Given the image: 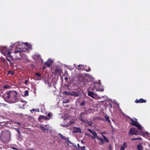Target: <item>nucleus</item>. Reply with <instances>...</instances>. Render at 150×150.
Instances as JSON below:
<instances>
[{"mask_svg": "<svg viewBox=\"0 0 150 150\" xmlns=\"http://www.w3.org/2000/svg\"><path fill=\"white\" fill-rule=\"evenodd\" d=\"M130 120L132 121L131 124L137 127L139 129V132L135 128H132L130 129L129 132V134L130 135L142 134L144 132V128L138 122L137 119H135L136 120L134 121L132 118H130Z\"/></svg>", "mask_w": 150, "mask_h": 150, "instance_id": "f257e3e1", "label": "nucleus"}, {"mask_svg": "<svg viewBox=\"0 0 150 150\" xmlns=\"http://www.w3.org/2000/svg\"><path fill=\"white\" fill-rule=\"evenodd\" d=\"M18 93L15 91H10L7 92L5 95L6 98L11 99L12 100L11 103H14L18 100L17 97Z\"/></svg>", "mask_w": 150, "mask_h": 150, "instance_id": "f03ea898", "label": "nucleus"}, {"mask_svg": "<svg viewBox=\"0 0 150 150\" xmlns=\"http://www.w3.org/2000/svg\"><path fill=\"white\" fill-rule=\"evenodd\" d=\"M25 45L26 46H28V44L27 43H20V42H17L14 44V45L17 46L16 49L14 51V53H16L18 52H21L23 51H24L23 49H22L21 46H22L23 45Z\"/></svg>", "mask_w": 150, "mask_h": 150, "instance_id": "7ed1b4c3", "label": "nucleus"}, {"mask_svg": "<svg viewBox=\"0 0 150 150\" xmlns=\"http://www.w3.org/2000/svg\"><path fill=\"white\" fill-rule=\"evenodd\" d=\"M1 53L6 57H10L11 58L12 57L11 56L9 49L8 48H6L5 47H0Z\"/></svg>", "mask_w": 150, "mask_h": 150, "instance_id": "20e7f679", "label": "nucleus"}, {"mask_svg": "<svg viewBox=\"0 0 150 150\" xmlns=\"http://www.w3.org/2000/svg\"><path fill=\"white\" fill-rule=\"evenodd\" d=\"M92 90L96 89L97 91H103L104 89L101 88V83L100 82L98 83L97 84H95L94 87L92 88Z\"/></svg>", "mask_w": 150, "mask_h": 150, "instance_id": "39448f33", "label": "nucleus"}, {"mask_svg": "<svg viewBox=\"0 0 150 150\" xmlns=\"http://www.w3.org/2000/svg\"><path fill=\"white\" fill-rule=\"evenodd\" d=\"M40 127L42 129L45 130H49L50 131L52 130L51 127H50L48 125H46L44 126L42 124L40 125Z\"/></svg>", "mask_w": 150, "mask_h": 150, "instance_id": "423d86ee", "label": "nucleus"}, {"mask_svg": "<svg viewBox=\"0 0 150 150\" xmlns=\"http://www.w3.org/2000/svg\"><path fill=\"white\" fill-rule=\"evenodd\" d=\"M73 132L78 133L79 132L81 133V130L80 129L79 127H74L73 129Z\"/></svg>", "mask_w": 150, "mask_h": 150, "instance_id": "0eeeda50", "label": "nucleus"}, {"mask_svg": "<svg viewBox=\"0 0 150 150\" xmlns=\"http://www.w3.org/2000/svg\"><path fill=\"white\" fill-rule=\"evenodd\" d=\"M50 119V118L47 117L43 115H41L38 118L40 122H41V119H43L45 120H49Z\"/></svg>", "mask_w": 150, "mask_h": 150, "instance_id": "6e6552de", "label": "nucleus"}, {"mask_svg": "<svg viewBox=\"0 0 150 150\" xmlns=\"http://www.w3.org/2000/svg\"><path fill=\"white\" fill-rule=\"evenodd\" d=\"M53 62L52 60L48 59L47 61L45 62V64L47 67H50Z\"/></svg>", "mask_w": 150, "mask_h": 150, "instance_id": "1a4fd4ad", "label": "nucleus"}, {"mask_svg": "<svg viewBox=\"0 0 150 150\" xmlns=\"http://www.w3.org/2000/svg\"><path fill=\"white\" fill-rule=\"evenodd\" d=\"M138 150H143V146L141 144H139L137 146Z\"/></svg>", "mask_w": 150, "mask_h": 150, "instance_id": "9d476101", "label": "nucleus"}, {"mask_svg": "<svg viewBox=\"0 0 150 150\" xmlns=\"http://www.w3.org/2000/svg\"><path fill=\"white\" fill-rule=\"evenodd\" d=\"M88 94L89 96H91L92 98H95L94 94L93 92L91 91H88Z\"/></svg>", "mask_w": 150, "mask_h": 150, "instance_id": "9b49d317", "label": "nucleus"}, {"mask_svg": "<svg viewBox=\"0 0 150 150\" xmlns=\"http://www.w3.org/2000/svg\"><path fill=\"white\" fill-rule=\"evenodd\" d=\"M92 134L93 135V137H92V138L93 139H94L95 140V139L96 138L98 139V138L99 137H98L97 133L95 132H93V133Z\"/></svg>", "mask_w": 150, "mask_h": 150, "instance_id": "f8f14e48", "label": "nucleus"}, {"mask_svg": "<svg viewBox=\"0 0 150 150\" xmlns=\"http://www.w3.org/2000/svg\"><path fill=\"white\" fill-rule=\"evenodd\" d=\"M127 144L125 142L124 143L123 146L121 148L120 150H125V149L127 147Z\"/></svg>", "mask_w": 150, "mask_h": 150, "instance_id": "ddd939ff", "label": "nucleus"}, {"mask_svg": "<svg viewBox=\"0 0 150 150\" xmlns=\"http://www.w3.org/2000/svg\"><path fill=\"white\" fill-rule=\"evenodd\" d=\"M98 140L101 141V143H100V144L102 145V144H104V141L102 138L99 137L98 138Z\"/></svg>", "mask_w": 150, "mask_h": 150, "instance_id": "4468645a", "label": "nucleus"}, {"mask_svg": "<svg viewBox=\"0 0 150 150\" xmlns=\"http://www.w3.org/2000/svg\"><path fill=\"white\" fill-rule=\"evenodd\" d=\"M71 95L73 96H75L77 97L79 96V94L78 93L76 92H73L71 93Z\"/></svg>", "mask_w": 150, "mask_h": 150, "instance_id": "2eb2a0df", "label": "nucleus"}, {"mask_svg": "<svg viewBox=\"0 0 150 150\" xmlns=\"http://www.w3.org/2000/svg\"><path fill=\"white\" fill-rule=\"evenodd\" d=\"M29 95L28 91V90H26L24 92V95L23 96L25 97Z\"/></svg>", "mask_w": 150, "mask_h": 150, "instance_id": "dca6fc26", "label": "nucleus"}, {"mask_svg": "<svg viewBox=\"0 0 150 150\" xmlns=\"http://www.w3.org/2000/svg\"><path fill=\"white\" fill-rule=\"evenodd\" d=\"M74 123H75V121L74 120H73L70 121L69 122V123L68 124V125H69V126L70 125H72V124H73Z\"/></svg>", "mask_w": 150, "mask_h": 150, "instance_id": "f3484780", "label": "nucleus"}, {"mask_svg": "<svg viewBox=\"0 0 150 150\" xmlns=\"http://www.w3.org/2000/svg\"><path fill=\"white\" fill-rule=\"evenodd\" d=\"M139 103H142L146 102V100H145L142 99V98L140 99L139 100Z\"/></svg>", "mask_w": 150, "mask_h": 150, "instance_id": "a211bd4d", "label": "nucleus"}, {"mask_svg": "<svg viewBox=\"0 0 150 150\" xmlns=\"http://www.w3.org/2000/svg\"><path fill=\"white\" fill-rule=\"evenodd\" d=\"M61 125L63 127H69V125H68V124L66 125H63V124H61Z\"/></svg>", "mask_w": 150, "mask_h": 150, "instance_id": "6ab92c4d", "label": "nucleus"}, {"mask_svg": "<svg viewBox=\"0 0 150 150\" xmlns=\"http://www.w3.org/2000/svg\"><path fill=\"white\" fill-rule=\"evenodd\" d=\"M59 136L60 137L63 139L66 140V138L63 136V135L61 134H59Z\"/></svg>", "mask_w": 150, "mask_h": 150, "instance_id": "aec40b11", "label": "nucleus"}, {"mask_svg": "<svg viewBox=\"0 0 150 150\" xmlns=\"http://www.w3.org/2000/svg\"><path fill=\"white\" fill-rule=\"evenodd\" d=\"M64 94L67 95H71V93L67 91H64Z\"/></svg>", "mask_w": 150, "mask_h": 150, "instance_id": "412c9836", "label": "nucleus"}, {"mask_svg": "<svg viewBox=\"0 0 150 150\" xmlns=\"http://www.w3.org/2000/svg\"><path fill=\"white\" fill-rule=\"evenodd\" d=\"M68 115H67L66 117H65V116L64 117V119L65 121L66 120H68Z\"/></svg>", "mask_w": 150, "mask_h": 150, "instance_id": "4be33fe9", "label": "nucleus"}, {"mask_svg": "<svg viewBox=\"0 0 150 150\" xmlns=\"http://www.w3.org/2000/svg\"><path fill=\"white\" fill-rule=\"evenodd\" d=\"M104 140L106 142H109V140L106 137H105L104 138Z\"/></svg>", "mask_w": 150, "mask_h": 150, "instance_id": "5701e85b", "label": "nucleus"}, {"mask_svg": "<svg viewBox=\"0 0 150 150\" xmlns=\"http://www.w3.org/2000/svg\"><path fill=\"white\" fill-rule=\"evenodd\" d=\"M85 104V102L84 101H82L80 104L81 106H83Z\"/></svg>", "mask_w": 150, "mask_h": 150, "instance_id": "b1692460", "label": "nucleus"}, {"mask_svg": "<svg viewBox=\"0 0 150 150\" xmlns=\"http://www.w3.org/2000/svg\"><path fill=\"white\" fill-rule=\"evenodd\" d=\"M35 74L38 76L40 77L41 76L40 74L38 73H36Z\"/></svg>", "mask_w": 150, "mask_h": 150, "instance_id": "393cba45", "label": "nucleus"}, {"mask_svg": "<svg viewBox=\"0 0 150 150\" xmlns=\"http://www.w3.org/2000/svg\"><path fill=\"white\" fill-rule=\"evenodd\" d=\"M69 100L68 99H66L65 101H64L63 102V103H67L69 102Z\"/></svg>", "mask_w": 150, "mask_h": 150, "instance_id": "a878e982", "label": "nucleus"}, {"mask_svg": "<svg viewBox=\"0 0 150 150\" xmlns=\"http://www.w3.org/2000/svg\"><path fill=\"white\" fill-rule=\"evenodd\" d=\"M52 114L50 113H48L47 114L48 116L49 117H50V118L52 116Z\"/></svg>", "mask_w": 150, "mask_h": 150, "instance_id": "bb28decb", "label": "nucleus"}, {"mask_svg": "<svg viewBox=\"0 0 150 150\" xmlns=\"http://www.w3.org/2000/svg\"><path fill=\"white\" fill-rule=\"evenodd\" d=\"M88 131L90 133H92L93 134V132H95L94 131H92L91 129H88Z\"/></svg>", "mask_w": 150, "mask_h": 150, "instance_id": "cd10ccee", "label": "nucleus"}, {"mask_svg": "<svg viewBox=\"0 0 150 150\" xmlns=\"http://www.w3.org/2000/svg\"><path fill=\"white\" fill-rule=\"evenodd\" d=\"M88 125L90 126H92V123L91 121H89L88 122Z\"/></svg>", "mask_w": 150, "mask_h": 150, "instance_id": "c85d7f7f", "label": "nucleus"}, {"mask_svg": "<svg viewBox=\"0 0 150 150\" xmlns=\"http://www.w3.org/2000/svg\"><path fill=\"white\" fill-rule=\"evenodd\" d=\"M6 59H7V60L8 61L10 62V64L11 65H12V63L11 62V61L8 58H7Z\"/></svg>", "mask_w": 150, "mask_h": 150, "instance_id": "c756f323", "label": "nucleus"}, {"mask_svg": "<svg viewBox=\"0 0 150 150\" xmlns=\"http://www.w3.org/2000/svg\"><path fill=\"white\" fill-rule=\"evenodd\" d=\"M85 146H82L81 147V149L82 150H84V149L85 148Z\"/></svg>", "mask_w": 150, "mask_h": 150, "instance_id": "7c9ffc66", "label": "nucleus"}, {"mask_svg": "<svg viewBox=\"0 0 150 150\" xmlns=\"http://www.w3.org/2000/svg\"><path fill=\"white\" fill-rule=\"evenodd\" d=\"M28 81L27 80H26L25 81V83L27 85V83H28Z\"/></svg>", "mask_w": 150, "mask_h": 150, "instance_id": "2f4dec72", "label": "nucleus"}, {"mask_svg": "<svg viewBox=\"0 0 150 150\" xmlns=\"http://www.w3.org/2000/svg\"><path fill=\"white\" fill-rule=\"evenodd\" d=\"M135 102L136 103H139V100H138L137 99H136Z\"/></svg>", "mask_w": 150, "mask_h": 150, "instance_id": "473e14b6", "label": "nucleus"}, {"mask_svg": "<svg viewBox=\"0 0 150 150\" xmlns=\"http://www.w3.org/2000/svg\"><path fill=\"white\" fill-rule=\"evenodd\" d=\"M109 149L110 150H112L111 148V145H110L109 146Z\"/></svg>", "mask_w": 150, "mask_h": 150, "instance_id": "72a5a7b5", "label": "nucleus"}, {"mask_svg": "<svg viewBox=\"0 0 150 150\" xmlns=\"http://www.w3.org/2000/svg\"><path fill=\"white\" fill-rule=\"evenodd\" d=\"M138 138H133V139H132V140H138Z\"/></svg>", "mask_w": 150, "mask_h": 150, "instance_id": "f704fd0d", "label": "nucleus"}, {"mask_svg": "<svg viewBox=\"0 0 150 150\" xmlns=\"http://www.w3.org/2000/svg\"><path fill=\"white\" fill-rule=\"evenodd\" d=\"M69 142L70 144H71L74 146H75V145H76L75 144H74L73 143H71L70 142Z\"/></svg>", "mask_w": 150, "mask_h": 150, "instance_id": "c9c22d12", "label": "nucleus"}, {"mask_svg": "<svg viewBox=\"0 0 150 150\" xmlns=\"http://www.w3.org/2000/svg\"><path fill=\"white\" fill-rule=\"evenodd\" d=\"M106 119L109 122H110V121L108 119V118H107Z\"/></svg>", "mask_w": 150, "mask_h": 150, "instance_id": "e433bc0d", "label": "nucleus"}, {"mask_svg": "<svg viewBox=\"0 0 150 150\" xmlns=\"http://www.w3.org/2000/svg\"><path fill=\"white\" fill-rule=\"evenodd\" d=\"M83 66V65H79L78 66V67H80L81 66Z\"/></svg>", "mask_w": 150, "mask_h": 150, "instance_id": "4c0bfd02", "label": "nucleus"}, {"mask_svg": "<svg viewBox=\"0 0 150 150\" xmlns=\"http://www.w3.org/2000/svg\"><path fill=\"white\" fill-rule=\"evenodd\" d=\"M102 136L103 137V138H104L105 137H106L104 136L103 134H102Z\"/></svg>", "mask_w": 150, "mask_h": 150, "instance_id": "58836bf2", "label": "nucleus"}, {"mask_svg": "<svg viewBox=\"0 0 150 150\" xmlns=\"http://www.w3.org/2000/svg\"><path fill=\"white\" fill-rule=\"evenodd\" d=\"M138 139L142 140V138H138Z\"/></svg>", "mask_w": 150, "mask_h": 150, "instance_id": "ea45409f", "label": "nucleus"}, {"mask_svg": "<svg viewBox=\"0 0 150 150\" xmlns=\"http://www.w3.org/2000/svg\"><path fill=\"white\" fill-rule=\"evenodd\" d=\"M146 134H147V135H148V134H149L148 133V132H146Z\"/></svg>", "mask_w": 150, "mask_h": 150, "instance_id": "a19ab883", "label": "nucleus"}, {"mask_svg": "<svg viewBox=\"0 0 150 150\" xmlns=\"http://www.w3.org/2000/svg\"><path fill=\"white\" fill-rule=\"evenodd\" d=\"M32 110L33 111H35V109H33Z\"/></svg>", "mask_w": 150, "mask_h": 150, "instance_id": "79ce46f5", "label": "nucleus"}, {"mask_svg": "<svg viewBox=\"0 0 150 150\" xmlns=\"http://www.w3.org/2000/svg\"><path fill=\"white\" fill-rule=\"evenodd\" d=\"M14 74V72H11V74Z\"/></svg>", "mask_w": 150, "mask_h": 150, "instance_id": "37998d69", "label": "nucleus"}, {"mask_svg": "<svg viewBox=\"0 0 150 150\" xmlns=\"http://www.w3.org/2000/svg\"><path fill=\"white\" fill-rule=\"evenodd\" d=\"M21 101L22 102H25V101H24V100H23V101Z\"/></svg>", "mask_w": 150, "mask_h": 150, "instance_id": "c03bdc74", "label": "nucleus"}, {"mask_svg": "<svg viewBox=\"0 0 150 150\" xmlns=\"http://www.w3.org/2000/svg\"><path fill=\"white\" fill-rule=\"evenodd\" d=\"M13 149H16V148H15L14 147H13Z\"/></svg>", "mask_w": 150, "mask_h": 150, "instance_id": "a18cd8bd", "label": "nucleus"}, {"mask_svg": "<svg viewBox=\"0 0 150 150\" xmlns=\"http://www.w3.org/2000/svg\"><path fill=\"white\" fill-rule=\"evenodd\" d=\"M17 131H18V132H19V130H18H18H17Z\"/></svg>", "mask_w": 150, "mask_h": 150, "instance_id": "49530a36", "label": "nucleus"}, {"mask_svg": "<svg viewBox=\"0 0 150 150\" xmlns=\"http://www.w3.org/2000/svg\"><path fill=\"white\" fill-rule=\"evenodd\" d=\"M17 124H19V125H20V123H18V122H17Z\"/></svg>", "mask_w": 150, "mask_h": 150, "instance_id": "de8ad7c7", "label": "nucleus"}, {"mask_svg": "<svg viewBox=\"0 0 150 150\" xmlns=\"http://www.w3.org/2000/svg\"><path fill=\"white\" fill-rule=\"evenodd\" d=\"M43 68L44 69H45V66Z\"/></svg>", "mask_w": 150, "mask_h": 150, "instance_id": "09e8293b", "label": "nucleus"}, {"mask_svg": "<svg viewBox=\"0 0 150 150\" xmlns=\"http://www.w3.org/2000/svg\"><path fill=\"white\" fill-rule=\"evenodd\" d=\"M104 133H104V132H102V134H104Z\"/></svg>", "mask_w": 150, "mask_h": 150, "instance_id": "8fccbe9b", "label": "nucleus"}, {"mask_svg": "<svg viewBox=\"0 0 150 150\" xmlns=\"http://www.w3.org/2000/svg\"><path fill=\"white\" fill-rule=\"evenodd\" d=\"M78 146L79 147V144H78Z\"/></svg>", "mask_w": 150, "mask_h": 150, "instance_id": "3c124183", "label": "nucleus"}, {"mask_svg": "<svg viewBox=\"0 0 150 150\" xmlns=\"http://www.w3.org/2000/svg\"><path fill=\"white\" fill-rule=\"evenodd\" d=\"M81 69V68H80V69Z\"/></svg>", "mask_w": 150, "mask_h": 150, "instance_id": "603ef678", "label": "nucleus"}, {"mask_svg": "<svg viewBox=\"0 0 150 150\" xmlns=\"http://www.w3.org/2000/svg\"><path fill=\"white\" fill-rule=\"evenodd\" d=\"M20 55H21V53H20Z\"/></svg>", "mask_w": 150, "mask_h": 150, "instance_id": "864d4df0", "label": "nucleus"}, {"mask_svg": "<svg viewBox=\"0 0 150 150\" xmlns=\"http://www.w3.org/2000/svg\"><path fill=\"white\" fill-rule=\"evenodd\" d=\"M90 71V70H89L88 71Z\"/></svg>", "mask_w": 150, "mask_h": 150, "instance_id": "5fc2aeb1", "label": "nucleus"}]
</instances>
